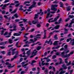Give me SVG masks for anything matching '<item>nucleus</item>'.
<instances>
[{
  "label": "nucleus",
  "instance_id": "f257e3e1",
  "mask_svg": "<svg viewBox=\"0 0 74 74\" xmlns=\"http://www.w3.org/2000/svg\"><path fill=\"white\" fill-rule=\"evenodd\" d=\"M66 71L63 70V68H60L59 71H57L55 73V74H62L65 73Z\"/></svg>",
  "mask_w": 74,
  "mask_h": 74
},
{
  "label": "nucleus",
  "instance_id": "f03ea898",
  "mask_svg": "<svg viewBox=\"0 0 74 74\" xmlns=\"http://www.w3.org/2000/svg\"><path fill=\"white\" fill-rule=\"evenodd\" d=\"M39 14H40V16L43 15V14H44V12H38V13L37 14H35V16L34 17V19L35 20H36V19H37L38 18V16H39L38 15Z\"/></svg>",
  "mask_w": 74,
  "mask_h": 74
},
{
  "label": "nucleus",
  "instance_id": "7ed1b4c3",
  "mask_svg": "<svg viewBox=\"0 0 74 74\" xmlns=\"http://www.w3.org/2000/svg\"><path fill=\"white\" fill-rule=\"evenodd\" d=\"M58 7V5H52L51 8V10L54 11H57V8H55V7Z\"/></svg>",
  "mask_w": 74,
  "mask_h": 74
},
{
  "label": "nucleus",
  "instance_id": "20e7f679",
  "mask_svg": "<svg viewBox=\"0 0 74 74\" xmlns=\"http://www.w3.org/2000/svg\"><path fill=\"white\" fill-rule=\"evenodd\" d=\"M34 40H33V39H31L29 40L31 42H28V43H33L34 42H35V41H37V39L36 38H34Z\"/></svg>",
  "mask_w": 74,
  "mask_h": 74
},
{
  "label": "nucleus",
  "instance_id": "39448f33",
  "mask_svg": "<svg viewBox=\"0 0 74 74\" xmlns=\"http://www.w3.org/2000/svg\"><path fill=\"white\" fill-rule=\"evenodd\" d=\"M18 33H19V34L18 33H14L13 34V35L14 36H19L21 35V34L22 33V32H18Z\"/></svg>",
  "mask_w": 74,
  "mask_h": 74
},
{
  "label": "nucleus",
  "instance_id": "423d86ee",
  "mask_svg": "<svg viewBox=\"0 0 74 74\" xmlns=\"http://www.w3.org/2000/svg\"><path fill=\"white\" fill-rule=\"evenodd\" d=\"M74 23V18L72 20L71 22L70 23V25L68 26V27H71V25Z\"/></svg>",
  "mask_w": 74,
  "mask_h": 74
},
{
  "label": "nucleus",
  "instance_id": "0eeeda50",
  "mask_svg": "<svg viewBox=\"0 0 74 74\" xmlns=\"http://www.w3.org/2000/svg\"><path fill=\"white\" fill-rule=\"evenodd\" d=\"M50 9H49V8H48V9L47 10V11H48V12H49V13H48L47 14V16H46V18H48L49 17V15H50V12H51L50 11Z\"/></svg>",
  "mask_w": 74,
  "mask_h": 74
},
{
  "label": "nucleus",
  "instance_id": "6e6552de",
  "mask_svg": "<svg viewBox=\"0 0 74 74\" xmlns=\"http://www.w3.org/2000/svg\"><path fill=\"white\" fill-rule=\"evenodd\" d=\"M10 3H9L7 4H5L3 6V7L2 8V10H5V7L7 6V5H8L9 4H10Z\"/></svg>",
  "mask_w": 74,
  "mask_h": 74
},
{
  "label": "nucleus",
  "instance_id": "1a4fd4ad",
  "mask_svg": "<svg viewBox=\"0 0 74 74\" xmlns=\"http://www.w3.org/2000/svg\"><path fill=\"white\" fill-rule=\"evenodd\" d=\"M11 49H10L8 51V52L7 53V55H8V56H10L11 53Z\"/></svg>",
  "mask_w": 74,
  "mask_h": 74
},
{
  "label": "nucleus",
  "instance_id": "9d476101",
  "mask_svg": "<svg viewBox=\"0 0 74 74\" xmlns=\"http://www.w3.org/2000/svg\"><path fill=\"white\" fill-rule=\"evenodd\" d=\"M46 31L47 30H46L45 29L44 30V37L43 38V39H45L46 38V37H47V36H46V33H47V32H46Z\"/></svg>",
  "mask_w": 74,
  "mask_h": 74
},
{
  "label": "nucleus",
  "instance_id": "9b49d317",
  "mask_svg": "<svg viewBox=\"0 0 74 74\" xmlns=\"http://www.w3.org/2000/svg\"><path fill=\"white\" fill-rule=\"evenodd\" d=\"M62 68L63 70L64 69L65 70H66L67 69V67L66 66V65H65L64 64H63L62 65Z\"/></svg>",
  "mask_w": 74,
  "mask_h": 74
},
{
  "label": "nucleus",
  "instance_id": "f8f14e48",
  "mask_svg": "<svg viewBox=\"0 0 74 74\" xmlns=\"http://www.w3.org/2000/svg\"><path fill=\"white\" fill-rule=\"evenodd\" d=\"M52 69H53V71H56V70H55V68L54 67H53L52 66H50L49 67V70Z\"/></svg>",
  "mask_w": 74,
  "mask_h": 74
},
{
  "label": "nucleus",
  "instance_id": "ddd939ff",
  "mask_svg": "<svg viewBox=\"0 0 74 74\" xmlns=\"http://www.w3.org/2000/svg\"><path fill=\"white\" fill-rule=\"evenodd\" d=\"M32 4H33L32 5L34 7H36V2L35 1H34V0H33Z\"/></svg>",
  "mask_w": 74,
  "mask_h": 74
},
{
  "label": "nucleus",
  "instance_id": "4468645a",
  "mask_svg": "<svg viewBox=\"0 0 74 74\" xmlns=\"http://www.w3.org/2000/svg\"><path fill=\"white\" fill-rule=\"evenodd\" d=\"M37 52V51L35 49L32 53V55H36V53Z\"/></svg>",
  "mask_w": 74,
  "mask_h": 74
},
{
  "label": "nucleus",
  "instance_id": "2eb2a0df",
  "mask_svg": "<svg viewBox=\"0 0 74 74\" xmlns=\"http://www.w3.org/2000/svg\"><path fill=\"white\" fill-rule=\"evenodd\" d=\"M70 56V55L69 54H66V55H64L63 56V58H69V56Z\"/></svg>",
  "mask_w": 74,
  "mask_h": 74
},
{
  "label": "nucleus",
  "instance_id": "dca6fc26",
  "mask_svg": "<svg viewBox=\"0 0 74 74\" xmlns=\"http://www.w3.org/2000/svg\"><path fill=\"white\" fill-rule=\"evenodd\" d=\"M8 42L10 43V44H11L13 43V40H12L11 39H10L8 40Z\"/></svg>",
  "mask_w": 74,
  "mask_h": 74
},
{
  "label": "nucleus",
  "instance_id": "f3484780",
  "mask_svg": "<svg viewBox=\"0 0 74 74\" xmlns=\"http://www.w3.org/2000/svg\"><path fill=\"white\" fill-rule=\"evenodd\" d=\"M66 8V11H70V10L71 9V7H70V6H68V7Z\"/></svg>",
  "mask_w": 74,
  "mask_h": 74
},
{
  "label": "nucleus",
  "instance_id": "a211bd4d",
  "mask_svg": "<svg viewBox=\"0 0 74 74\" xmlns=\"http://www.w3.org/2000/svg\"><path fill=\"white\" fill-rule=\"evenodd\" d=\"M60 27V26L59 25H57L56 26L54 27L55 29H59V28Z\"/></svg>",
  "mask_w": 74,
  "mask_h": 74
},
{
  "label": "nucleus",
  "instance_id": "6ab92c4d",
  "mask_svg": "<svg viewBox=\"0 0 74 74\" xmlns=\"http://www.w3.org/2000/svg\"><path fill=\"white\" fill-rule=\"evenodd\" d=\"M58 42H59V41H55L53 44L54 45H58Z\"/></svg>",
  "mask_w": 74,
  "mask_h": 74
},
{
  "label": "nucleus",
  "instance_id": "aec40b11",
  "mask_svg": "<svg viewBox=\"0 0 74 74\" xmlns=\"http://www.w3.org/2000/svg\"><path fill=\"white\" fill-rule=\"evenodd\" d=\"M13 26V29L14 30H16L17 29H16V25H14Z\"/></svg>",
  "mask_w": 74,
  "mask_h": 74
},
{
  "label": "nucleus",
  "instance_id": "412c9836",
  "mask_svg": "<svg viewBox=\"0 0 74 74\" xmlns=\"http://www.w3.org/2000/svg\"><path fill=\"white\" fill-rule=\"evenodd\" d=\"M60 5V7H62L63 6V3L61 2H60L59 3Z\"/></svg>",
  "mask_w": 74,
  "mask_h": 74
},
{
  "label": "nucleus",
  "instance_id": "4be33fe9",
  "mask_svg": "<svg viewBox=\"0 0 74 74\" xmlns=\"http://www.w3.org/2000/svg\"><path fill=\"white\" fill-rule=\"evenodd\" d=\"M15 55H16V56H19V52H18V51H16L15 53Z\"/></svg>",
  "mask_w": 74,
  "mask_h": 74
},
{
  "label": "nucleus",
  "instance_id": "5701e85b",
  "mask_svg": "<svg viewBox=\"0 0 74 74\" xmlns=\"http://www.w3.org/2000/svg\"><path fill=\"white\" fill-rule=\"evenodd\" d=\"M71 43H72V45H74V39H73L72 40H71Z\"/></svg>",
  "mask_w": 74,
  "mask_h": 74
},
{
  "label": "nucleus",
  "instance_id": "b1692460",
  "mask_svg": "<svg viewBox=\"0 0 74 74\" xmlns=\"http://www.w3.org/2000/svg\"><path fill=\"white\" fill-rule=\"evenodd\" d=\"M36 62V61L34 60H33L32 61V63L31 64V65H32V66H34V64H33V63H35Z\"/></svg>",
  "mask_w": 74,
  "mask_h": 74
},
{
  "label": "nucleus",
  "instance_id": "393cba45",
  "mask_svg": "<svg viewBox=\"0 0 74 74\" xmlns=\"http://www.w3.org/2000/svg\"><path fill=\"white\" fill-rule=\"evenodd\" d=\"M16 11H17V9H16L15 10H14V11H13V12H11V14H14V13H15L16 12Z\"/></svg>",
  "mask_w": 74,
  "mask_h": 74
},
{
  "label": "nucleus",
  "instance_id": "a878e982",
  "mask_svg": "<svg viewBox=\"0 0 74 74\" xmlns=\"http://www.w3.org/2000/svg\"><path fill=\"white\" fill-rule=\"evenodd\" d=\"M64 30L65 32H64V34H67V33H68V30L66 29V28H65Z\"/></svg>",
  "mask_w": 74,
  "mask_h": 74
},
{
  "label": "nucleus",
  "instance_id": "bb28decb",
  "mask_svg": "<svg viewBox=\"0 0 74 74\" xmlns=\"http://www.w3.org/2000/svg\"><path fill=\"white\" fill-rule=\"evenodd\" d=\"M40 42H38L36 43H34L31 46L33 47V46H34V45H37V44H38V43H40Z\"/></svg>",
  "mask_w": 74,
  "mask_h": 74
},
{
  "label": "nucleus",
  "instance_id": "cd10ccee",
  "mask_svg": "<svg viewBox=\"0 0 74 74\" xmlns=\"http://www.w3.org/2000/svg\"><path fill=\"white\" fill-rule=\"evenodd\" d=\"M41 36V34H37L36 36V37L37 38H40V37H40Z\"/></svg>",
  "mask_w": 74,
  "mask_h": 74
},
{
  "label": "nucleus",
  "instance_id": "c85d7f7f",
  "mask_svg": "<svg viewBox=\"0 0 74 74\" xmlns=\"http://www.w3.org/2000/svg\"><path fill=\"white\" fill-rule=\"evenodd\" d=\"M62 63V62L60 61V63H57L55 64V66H57V65H59V64H61Z\"/></svg>",
  "mask_w": 74,
  "mask_h": 74
},
{
  "label": "nucleus",
  "instance_id": "c756f323",
  "mask_svg": "<svg viewBox=\"0 0 74 74\" xmlns=\"http://www.w3.org/2000/svg\"><path fill=\"white\" fill-rule=\"evenodd\" d=\"M59 17H60V16H57L56 18H54V20H55V21H57V20H58V18H59Z\"/></svg>",
  "mask_w": 74,
  "mask_h": 74
},
{
  "label": "nucleus",
  "instance_id": "7c9ffc66",
  "mask_svg": "<svg viewBox=\"0 0 74 74\" xmlns=\"http://www.w3.org/2000/svg\"><path fill=\"white\" fill-rule=\"evenodd\" d=\"M27 54L28 55H29L30 54V51L29 50L28 51H27Z\"/></svg>",
  "mask_w": 74,
  "mask_h": 74
},
{
  "label": "nucleus",
  "instance_id": "2f4dec72",
  "mask_svg": "<svg viewBox=\"0 0 74 74\" xmlns=\"http://www.w3.org/2000/svg\"><path fill=\"white\" fill-rule=\"evenodd\" d=\"M37 70L38 71L37 73H40V68L39 67H38Z\"/></svg>",
  "mask_w": 74,
  "mask_h": 74
},
{
  "label": "nucleus",
  "instance_id": "473e14b6",
  "mask_svg": "<svg viewBox=\"0 0 74 74\" xmlns=\"http://www.w3.org/2000/svg\"><path fill=\"white\" fill-rule=\"evenodd\" d=\"M60 31V30H55L53 32V33H54V32H56V33H59Z\"/></svg>",
  "mask_w": 74,
  "mask_h": 74
},
{
  "label": "nucleus",
  "instance_id": "72a5a7b5",
  "mask_svg": "<svg viewBox=\"0 0 74 74\" xmlns=\"http://www.w3.org/2000/svg\"><path fill=\"white\" fill-rule=\"evenodd\" d=\"M41 48V46H38L37 48V50H38V51Z\"/></svg>",
  "mask_w": 74,
  "mask_h": 74
},
{
  "label": "nucleus",
  "instance_id": "f704fd0d",
  "mask_svg": "<svg viewBox=\"0 0 74 74\" xmlns=\"http://www.w3.org/2000/svg\"><path fill=\"white\" fill-rule=\"evenodd\" d=\"M14 16H15L16 18H18V17L19 16H18V14H16L14 15Z\"/></svg>",
  "mask_w": 74,
  "mask_h": 74
},
{
  "label": "nucleus",
  "instance_id": "c9c22d12",
  "mask_svg": "<svg viewBox=\"0 0 74 74\" xmlns=\"http://www.w3.org/2000/svg\"><path fill=\"white\" fill-rule=\"evenodd\" d=\"M37 21L35 22L34 21H32V23H33V24H34V25H35L36 24V23H37Z\"/></svg>",
  "mask_w": 74,
  "mask_h": 74
},
{
  "label": "nucleus",
  "instance_id": "e433bc0d",
  "mask_svg": "<svg viewBox=\"0 0 74 74\" xmlns=\"http://www.w3.org/2000/svg\"><path fill=\"white\" fill-rule=\"evenodd\" d=\"M56 55L57 56H59V55H60V53L57 52L56 53Z\"/></svg>",
  "mask_w": 74,
  "mask_h": 74
},
{
  "label": "nucleus",
  "instance_id": "4c0bfd02",
  "mask_svg": "<svg viewBox=\"0 0 74 74\" xmlns=\"http://www.w3.org/2000/svg\"><path fill=\"white\" fill-rule=\"evenodd\" d=\"M2 13L3 15H4L5 14V11L4 10H3L2 11Z\"/></svg>",
  "mask_w": 74,
  "mask_h": 74
},
{
  "label": "nucleus",
  "instance_id": "58836bf2",
  "mask_svg": "<svg viewBox=\"0 0 74 74\" xmlns=\"http://www.w3.org/2000/svg\"><path fill=\"white\" fill-rule=\"evenodd\" d=\"M1 63H2L3 64H5V62L3 60H1Z\"/></svg>",
  "mask_w": 74,
  "mask_h": 74
},
{
  "label": "nucleus",
  "instance_id": "ea45409f",
  "mask_svg": "<svg viewBox=\"0 0 74 74\" xmlns=\"http://www.w3.org/2000/svg\"><path fill=\"white\" fill-rule=\"evenodd\" d=\"M50 42V45L53 44L52 42L51 41V39H50L49 40V43Z\"/></svg>",
  "mask_w": 74,
  "mask_h": 74
},
{
  "label": "nucleus",
  "instance_id": "a19ab883",
  "mask_svg": "<svg viewBox=\"0 0 74 74\" xmlns=\"http://www.w3.org/2000/svg\"><path fill=\"white\" fill-rule=\"evenodd\" d=\"M5 64H6V65H9L10 66V65H11V64H10V63H9V62H6L5 63Z\"/></svg>",
  "mask_w": 74,
  "mask_h": 74
},
{
  "label": "nucleus",
  "instance_id": "79ce46f5",
  "mask_svg": "<svg viewBox=\"0 0 74 74\" xmlns=\"http://www.w3.org/2000/svg\"><path fill=\"white\" fill-rule=\"evenodd\" d=\"M59 3V2L56 0L55 1L53 2V3L55 4H57V3Z\"/></svg>",
  "mask_w": 74,
  "mask_h": 74
},
{
  "label": "nucleus",
  "instance_id": "37998d69",
  "mask_svg": "<svg viewBox=\"0 0 74 74\" xmlns=\"http://www.w3.org/2000/svg\"><path fill=\"white\" fill-rule=\"evenodd\" d=\"M28 64H29V63H27L24 65H22V67H25V66H27V65H28Z\"/></svg>",
  "mask_w": 74,
  "mask_h": 74
},
{
  "label": "nucleus",
  "instance_id": "c03bdc74",
  "mask_svg": "<svg viewBox=\"0 0 74 74\" xmlns=\"http://www.w3.org/2000/svg\"><path fill=\"white\" fill-rule=\"evenodd\" d=\"M44 65H46V66H48L49 65V63H44V64H43V66H44Z\"/></svg>",
  "mask_w": 74,
  "mask_h": 74
},
{
  "label": "nucleus",
  "instance_id": "a18cd8bd",
  "mask_svg": "<svg viewBox=\"0 0 74 74\" xmlns=\"http://www.w3.org/2000/svg\"><path fill=\"white\" fill-rule=\"evenodd\" d=\"M69 18H73L74 17V16L73 15H70L69 16Z\"/></svg>",
  "mask_w": 74,
  "mask_h": 74
},
{
  "label": "nucleus",
  "instance_id": "49530a36",
  "mask_svg": "<svg viewBox=\"0 0 74 74\" xmlns=\"http://www.w3.org/2000/svg\"><path fill=\"white\" fill-rule=\"evenodd\" d=\"M69 59L68 58H66L65 59V62L66 63H68V62H67V60Z\"/></svg>",
  "mask_w": 74,
  "mask_h": 74
},
{
  "label": "nucleus",
  "instance_id": "de8ad7c7",
  "mask_svg": "<svg viewBox=\"0 0 74 74\" xmlns=\"http://www.w3.org/2000/svg\"><path fill=\"white\" fill-rule=\"evenodd\" d=\"M34 29H32L30 30L29 31V32H30L31 33H32V32H34Z\"/></svg>",
  "mask_w": 74,
  "mask_h": 74
},
{
  "label": "nucleus",
  "instance_id": "09e8293b",
  "mask_svg": "<svg viewBox=\"0 0 74 74\" xmlns=\"http://www.w3.org/2000/svg\"><path fill=\"white\" fill-rule=\"evenodd\" d=\"M29 47V45H24L23 46V47Z\"/></svg>",
  "mask_w": 74,
  "mask_h": 74
},
{
  "label": "nucleus",
  "instance_id": "8fccbe9b",
  "mask_svg": "<svg viewBox=\"0 0 74 74\" xmlns=\"http://www.w3.org/2000/svg\"><path fill=\"white\" fill-rule=\"evenodd\" d=\"M45 72L46 73V74H48V71L47 69H46L45 70Z\"/></svg>",
  "mask_w": 74,
  "mask_h": 74
},
{
  "label": "nucleus",
  "instance_id": "3c124183",
  "mask_svg": "<svg viewBox=\"0 0 74 74\" xmlns=\"http://www.w3.org/2000/svg\"><path fill=\"white\" fill-rule=\"evenodd\" d=\"M33 7H34L32 5L31 6H30L29 7V9H32V8H33Z\"/></svg>",
  "mask_w": 74,
  "mask_h": 74
},
{
  "label": "nucleus",
  "instance_id": "603ef678",
  "mask_svg": "<svg viewBox=\"0 0 74 74\" xmlns=\"http://www.w3.org/2000/svg\"><path fill=\"white\" fill-rule=\"evenodd\" d=\"M15 21L16 22H19L20 20L19 19H16L15 20Z\"/></svg>",
  "mask_w": 74,
  "mask_h": 74
},
{
  "label": "nucleus",
  "instance_id": "864d4df0",
  "mask_svg": "<svg viewBox=\"0 0 74 74\" xmlns=\"http://www.w3.org/2000/svg\"><path fill=\"white\" fill-rule=\"evenodd\" d=\"M49 74H55V73H54V72L53 71H50L49 72Z\"/></svg>",
  "mask_w": 74,
  "mask_h": 74
},
{
  "label": "nucleus",
  "instance_id": "5fc2aeb1",
  "mask_svg": "<svg viewBox=\"0 0 74 74\" xmlns=\"http://www.w3.org/2000/svg\"><path fill=\"white\" fill-rule=\"evenodd\" d=\"M3 17H2V16H0V21H3Z\"/></svg>",
  "mask_w": 74,
  "mask_h": 74
},
{
  "label": "nucleus",
  "instance_id": "6e6d98bb",
  "mask_svg": "<svg viewBox=\"0 0 74 74\" xmlns=\"http://www.w3.org/2000/svg\"><path fill=\"white\" fill-rule=\"evenodd\" d=\"M36 26L37 27H41V25L40 24H38Z\"/></svg>",
  "mask_w": 74,
  "mask_h": 74
},
{
  "label": "nucleus",
  "instance_id": "4d7b16f0",
  "mask_svg": "<svg viewBox=\"0 0 74 74\" xmlns=\"http://www.w3.org/2000/svg\"><path fill=\"white\" fill-rule=\"evenodd\" d=\"M7 2H10V1L8 0H5L4 1V3H7Z\"/></svg>",
  "mask_w": 74,
  "mask_h": 74
},
{
  "label": "nucleus",
  "instance_id": "13d9d810",
  "mask_svg": "<svg viewBox=\"0 0 74 74\" xmlns=\"http://www.w3.org/2000/svg\"><path fill=\"white\" fill-rule=\"evenodd\" d=\"M4 45V42H2L0 43V45Z\"/></svg>",
  "mask_w": 74,
  "mask_h": 74
},
{
  "label": "nucleus",
  "instance_id": "bf43d9fd",
  "mask_svg": "<svg viewBox=\"0 0 74 74\" xmlns=\"http://www.w3.org/2000/svg\"><path fill=\"white\" fill-rule=\"evenodd\" d=\"M56 56L54 55L52 57V59H55V58H56Z\"/></svg>",
  "mask_w": 74,
  "mask_h": 74
},
{
  "label": "nucleus",
  "instance_id": "052dcab7",
  "mask_svg": "<svg viewBox=\"0 0 74 74\" xmlns=\"http://www.w3.org/2000/svg\"><path fill=\"white\" fill-rule=\"evenodd\" d=\"M14 3H15L16 4H17V3H19V2L18 1H15Z\"/></svg>",
  "mask_w": 74,
  "mask_h": 74
},
{
  "label": "nucleus",
  "instance_id": "680f3d73",
  "mask_svg": "<svg viewBox=\"0 0 74 74\" xmlns=\"http://www.w3.org/2000/svg\"><path fill=\"white\" fill-rule=\"evenodd\" d=\"M55 23L56 25H58L59 24H60V23L58 21V22H56Z\"/></svg>",
  "mask_w": 74,
  "mask_h": 74
},
{
  "label": "nucleus",
  "instance_id": "e2e57ef3",
  "mask_svg": "<svg viewBox=\"0 0 74 74\" xmlns=\"http://www.w3.org/2000/svg\"><path fill=\"white\" fill-rule=\"evenodd\" d=\"M54 38L56 39V40H58V37H57V35H55L54 36Z\"/></svg>",
  "mask_w": 74,
  "mask_h": 74
},
{
  "label": "nucleus",
  "instance_id": "0e129e2a",
  "mask_svg": "<svg viewBox=\"0 0 74 74\" xmlns=\"http://www.w3.org/2000/svg\"><path fill=\"white\" fill-rule=\"evenodd\" d=\"M51 60L50 59H47L46 60L47 62H50L51 61Z\"/></svg>",
  "mask_w": 74,
  "mask_h": 74
},
{
  "label": "nucleus",
  "instance_id": "69168bd1",
  "mask_svg": "<svg viewBox=\"0 0 74 74\" xmlns=\"http://www.w3.org/2000/svg\"><path fill=\"white\" fill-rule=\"evenodd\" d=\"M32 71H36V68H34L32 69Z\"/></svg>",
  "mask_w": 74,
  "mask_h": 74
},
{
  "label": "nucleus",
  "instance_id": "338daca9",
  "mask_svg": "<svg viewBox=\"0 0 74 74\" xmlns=\"http://www.w3.org/2000/svg\"><path fill=\"white\" fill-rule=\"evenodd\" d=\"M21 28L22 29L21 30V31H22L23 30H25V27H21Z\"/></svg>",
  "mask_w": 74,
  "mask_h": 74
},
{
  "label": "nucleus",
  "instance_id": "774afa93",
  "mask_svg": "<svg viewBox=\"0 0 74 74\" xmlns=\"http://www.w3.org/2000/svg\"><path fill=\"white\" fill-rule=\"evenodd\" d=\"M8 69H10V68H12L11 67V65H8Z\"/></svg>",
  "mask_w": 74,
  "mask_h": 74
}]
</instances>
